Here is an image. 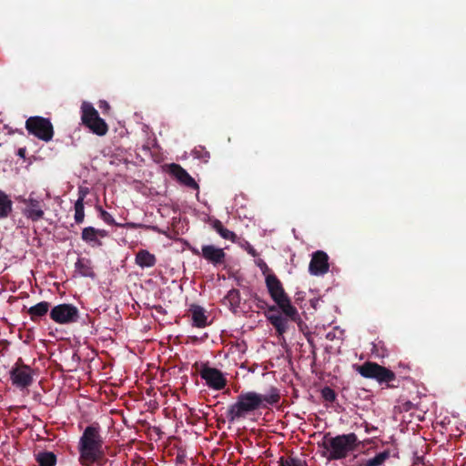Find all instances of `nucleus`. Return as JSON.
<instances>
[{
    "instance_id": "obj_12",
    "label": "nucleus",
    "mask_w": 466,
    "mask_h": 466,
    "mask_svg": "<svg viewBox=\"0 0 466 466\" xmlns=\"http://www.w3.org/2000/svg\"><path fill=\"white\" fill-rule=\"evenodd\" d=\"M252 293H245V299L240 297V293H227L222 299L225 306L228 307L234 313L247 312L250 306L248 304V299L251 297Z\"/></svg>"
},
{
    "instance_id": "obj_20",
    "label": "nucleus",
    "mask_w": 466,
    "mask_h": 466,
    "mask_svg": "<svg viewBox=\"0 0 466 466\" xmlns=\"http://www.w3.org/2000/svg\"><path fill=\"white\" fill-rule=\"evenodd\" d=\"M211 226L213 228V229H215L217 231V233L224 239H227V240H230L232 241L233 243H236L237 242V239H238V237L237 235L226 228L222 222L218 219H214L211 223Z\"/></svg>"
},
{
    "instance_id": "obj_28",
    "label": "nucleus",
    "mask_w": 466,
    "mask_h": 466,
    "mask_svg": "<svg viewBox=\"0 0 466 466\" xmlns=\"http://www.w3.org/2000/svg\"><path fill=\"white\" fill-rule=\"evenodd\" d=\"M390 456V451L389 450H385L378 454H376L373 458H370L366 461L365 466H380L384 463L386 460H388Z\"/></svg>"
},
{
    "instance_id": "obj_43",
    "label": "nucleus",
    "mask_w": 466,
    "mask_h": 466,
    "mask_svg": "<svg viewBox=\"0 0 466 466\" xmlns=\"http://www.w3.org/2000/svg\"><path fill=\"white\" fill-rule=\"evenodd\" d=\"M327 338H328V339H329V338H332V335L328 334V335H327Z\"/></svg>"
},
{
    "instance_id": "obj_26",
    "label": "nucleus",
    "mask_w": 466,
    "mask_h": 466,
    "mask_svg": "<svg viewBox=\"0 0 466 466\" xmlns=\"http://www.w3.org/2000/svg\"><path fill=\"white\" fill-rule=\"evenodd\" d=\"M304 299L303 298H297L295 303L299 306L300 309L304 310H309L310 309L312 310H317L319 307L320 302H323L320 297L318 298H311L307 302L303 303Z\"/></svg>"
},
{
    "instance_id": "obj_30",
    "label": "nucleus",
    "mask_w": 466,
    "mask_h": 466,
    "mask_svg": "<svg viewBox=\"0 0 466 466\" xmlns=\"http://www.w3.org/2000/svg\"><path fill=\"white\" fill-rule=\"evenodd\" d=\"M96 208L99 211L100 218L105 223H106L108 225H113V226H116V224H118L117 222H116V220L114 219V218L112 217V215L110 213H108L107 211L104 210L101 207H97Z\"/></svg>"
},
{
    "instance_id": "obj_27",
    "label": "nucleus",
    "mask_w": 466,
    "mask_h": 466,
    "mask_svg": "<svg viewBox=\"0 0 466 466\" xmlns=\"http://www.w3.org/2000/svg\"><path fill=\"white\" fill-rule=\"evenodd\" d=\"M76 268L78 272L85 277H93L94 271L90 266V261L86 258H78L76 262Z\"/></svg>"
},
{
    "instance_id": "obj_13",
    "label": "nucleus",
    "mask_w": 466,
    "mask_h": 466,
    "mask_svg": "<svg viewBox=\"0 0 466 466\" xmlns=\"http://www.w3.org/2000/svg\"><path fill=\"white\" fill-rule=\"evenodd\" d=\"M201 257L217 267L225 263L226 253L221 248L214 245H204L201 248Z\"/></svg>"
},
{
    "instance_id": "obj_22",
    "label": "nucleus",
    "mask_w": 466,
    "mask_h": 466,
    "mask_svg": "<svg viewBox=\"0 0 466 466\" xmlns=\"http://www.w3.org/2000/svg\"><path fill=\"white\" fill-rule=\"evenodd\" d=\"M86 127H88L92 133L100 137L105 136L108 131L107 124L100 116L95 118V120L91 121Z\"/></svg>"
},
{
    "instance_id": "obj_8",
    "label": "nucleus",
    "mask_w": 466,
    "mask_h": 466,
    "mask_svg": "<svg viewBox=\"0 0 466 466\" xmlns=\"http://www.w3.org/2000/svg\"><path fill=\"white\" fill-rule=\"evenodd\" d=\"M34 370L28 365H25L19 358L10 370V379L13 385L17 388L25 389L33 383Z\"/></svg>"
},
{
    "instance_id": "obj_6",
    "label": "nucleus",
    "mask_w": 466,
    "mask_h": 466,
    "mask_svg": "<svg viewBox=\"0 0 466 466\" xmlns=\"http://www.w3.org/2000/svg\"><path fill=\"white\" fill-rule=\"evenodd\" d=\"M25 126L29 135L44 142H49L54 137V127L49 118L40 116H30Z\"/></svg>"
},
{
    "instance_id": "obj_10",
    "label": "nucleus",
    "mask_w": 466,
    "mask_h": 466,
    "mask_svg": "<svg viewBox=\"0 0 466 466\" xmlns=\"http://www.w3.org/2000/svg\"><path fill=\"white\" fill-rule=\"evenodd\" d=\"M199 374L205 380L206 384L213 390H220L227 384L223 373L216 368L209 367L207 363L202 365Z\"/></svg>"
},
{
    "instance_id": "obj_1",
    "label": "nucleus",
    "mask_w": 466,
    "mask_h": 466,
    "mask_svg": "<svg viewBox=\"0 0 466 466\" xmlns=\"http://www.w3.org/2000/svg\"><path fill=\"white\" fill-rule=\"evenodd\" d=\"M279 400V390L275 387H271L266 395L255 391L241 392L237 397V401L228 406L227 418L229 422H234L260 408H266L267 405L264 402L268 405H275Z\"/></svg>"
},
{
    "instance_id": "obj_23",
    "label": "nucleus",
    "mask_w": 466,
    "mask_h": 466,
    "mask_svg": "<svg viewBox=\"0 0 466 466\" xmlns=\"http://www.w3.org/2000/svg\"><path fill=\"white\" fill-rule=\"evenodd\" d=\"M13 203L8 196L0 191V219L6 218L12 211Z\"/></svg>"
},
{
    "instance_id": "obj_29",
    "label": "nucleus",
    "mask_w": 466,
    "mask_h": 466,
    "mask_svg": "<svg viewBox=\"0 0 466 466\" xmlns=\"http://www.w3.org/2000/svg\"><path fill=\"white\" fill-rule=\"evenodd\" d=\"M279 466H307L306 462L295 457H281L279 459Z\"/></svg>"
},
{
    "instance_id": "obj_15",
    "label": "nucleus",
    "mask_w": 466,
    "mask_h": 466,
    "mask_svg": "<svg viewBox=\"0 0 466 466\" xmlns=\"http://www.w3.org/2000/svg\"><path fill=\"white\" fill-rule=\"evenodd\" d=\"M169 173L182 185L193 189L198 188L195 179L180 165L171 164L169 166Z\"/></svg>"
},
{
    "instance_id": "obj_41",
    "label": "nucleus",
    "mask_w": 466,
    "mask_h": 466,
    "mask_svg": "<svg viewBox=\"0 0 466 466\" xmlns=\"http://www.w3.org/2000/svg\"><path fill=\"white\" fill-rule=\"evenodd\" d=\"M229 291L235 292V291H238V289H230Z\"/></svg>"
},
{
    "instance_id": "obj_38",
    "label": "nucleus",
    "mask_w": 466,
    "mask_h": 466,
    "mask_svg": "<svg viewBox=\"0 0 466 466\" xmlns=\"http://www.w3.org/2000/svg\"><path fill=\"white\" fill-rule=\"evenodd\" d=\"M103 107L105 109H109V105L106 101H103V102H101L100 108H103Z\"/></svg>"
},
{
    "instance_id": "obj_32",
    "label": "nucleus",
    "mask_w": 466,
    "mask_h": 466,
    "mask_svg": "<svg viewBox=\"0 0 466 466\" xmlns=\"http://www.w3.org/2000/svg\"><path fill=\"white\" fill-rule=\"evenodd\" d=\"M194 154L198 158L203 159L205 162L209 158V152L201 148L200 150L195 149Z\"/></svg>"
},
{
    "instance_id": "obj_7",
    "label": "nucleus",
    "mask_w": 466,
    "mask_h": 466,
    "mask_svg": "<svg viewBox=\"0 0 466 466\" xmlns=\"http://www.w3.org/2000/svg\"><path fill=\"white\" fill-rule=\"evenodd\" d=\"M49 317L56 324L68 325L79 320L80 312L76 306L70 303H62L54 306L50 309Z\"/></svg>"
},
{
    "instance_id": "obj_24",
    "label": "nucleus",
    "mask_w": 466,
    "mask_h": 466,
    "mask_svg": "<svg viewBox=\"0 0 466 466\" xmlns=\"http://www.w3.org/2000/svg\"><path fill=\"white\" fill-rule=\"evenodd\" d=\"M86 197V193L80 191L79 197L75 203V221L76 224H80L84 221L85 218V210H84V199Z\"/></svg>"
},
{
    "instance_id": "obj_40",
    "label": "nucleus",
    "mask_w": 466,
    "mask_h": 466,
    "mask_svg": "<svg viewBox=\"0 0 466 466\" xmlns=\"http://www.w3.org/2000/svg\"><path fill=\"white\" fill-rule=\"evenodd\" d=\"M192 252H193L195 255L201 256V251H199V250H198V249H197V248H193V249H192Z\"/></svg>"
},
{
    "instance_id": "obj_37",
    "label": "nucleus",
    "mask_w": 466,
    "mask_h": 466,
    "mask_svg": "<svg viewBox=\"0 0 466 466\" xmlns=\"http://www.w3.org/2000/svg\"><path fill=\"white\" fill-rule=\"evenodd\" d=\"M25 153H26L25 147H20L17 151V156H19L21 158H25Z\"/></svg>"
},
{
    "instance_id": "obj_3",
    "label": "nucleus",
    "mask_w": 466,
    "mask_h": 466,
    "mask_svg": "<svg viewBox=\"0 0 466 466\" xmlns=\"http://www.w3.org/2000/svg\"><path fill=\"white\" fill-rule=\"evenodd\" d=\"M103 444L100 425L97 422L88 425L78 442L79 463L82 466L99 464L105 456Z\"/></svg>"
},
{
    "instance_id": "obj_36",
    "label": "nucleus",
    "mask_w": 466,
    "mask_h": 466,
    "mask_svg": "<svg viewBox=\"0 0 466 466\" xmlns=\"http://www.w3.org/2000/svg\"><path fill=\"white\" fill-rule=\"evenodd\" d=\"M363 424H364V427H365V431H366L367 433H370L371 431H377V430H378V428H377V427H375V426H373V425H371V424L368 423L367 421H365Z\"/></svg>"
},
{
    "instance_id": "obj_17",
    "label": "nucleus",
    "mask_w": 466,
    "mask_h": 466,
    "mask_svg": "<svg viewBox=\"0 0 466 466\" xmlns=\"http://www.w3.org/2000/svg\"><path fill=\"white\" fill-rule=\"evenodd\" d=\"M135 263L141 268H152L157 263V258L147 249H139L136 254Z\"/></svg>"
},
{
    "instance_id": "obj_34",
    "label": "nucleus",
    "mask_w": 466,
    "mask_h": 466,
    "mask_svg": "<svg viewBox=\"0 0 466 466\" xmlns=\"http://www.w3.org/2000/svg\"><path fill=\"white\" fill-rule=\"evenodd\" d=\"M258 266L260 268L265 276L268 274V272H271L268 265L262 259H259V261L258 262Z\"/></svg>"
},
{
    "instance_id": "obj_14",
    "label": "nucleus",
    "mask_w": 466,
    "mask_h": 466,
    "mask_svg": "<svg viewBox=\"0 0 466 466\" xmlns=\"http://www.w3.org/2000/svg\"><path fill=\"white\" fill-rule=\"evenodd\" d=\"M108 236V232L105 229H97L94 227H86L83 228L81 238L91 247H101L103 242L101 238Z\"/></svg>"
},
{
    "instance_id": "obj_21",
    "label": "nucleus",
    "mask_w": 466,
    "mask_h": 466,
    "mask_svg": "<svg viewBox=\"0 0 466 466\" xmlns=\"http://www.w3.org/2000/svg\"><path fill=\"white\" fill-rule=\"evenodd\" d=\"M35 461L38 466H56L57 458L54 452L43 451L35 454Z\"/></svg>"
},
{
    "instance_id": "obj_39",
    "label": "nucleus",
    "mask_w": 466,
    "mask_h": 466,
    "mask_svg": "<svg viewBox=\"0 0 466 466\" xmlns=\"http://www.w3.org/2000/svg\"><path fill=\"white\" fill-rule=\"evenodd\" d=\"M152 308L156 309L157 311L159 313L163 312V308L160 305H158V306L153 305Z\"/></svg>"
},
{
    "instance_id": "obj_33",
    "label": "nucleus",
    "mask_w": 466,
    "mask_h": 466,
    "mask_svg": "<svg viewBox=\"0 0 466 466\" xmlns=\"http://www.w3.org/2000/svg\"><path fill=\"white\" fill-rule=\"evenodd\" d=\"M116 227L125 228L137 229V228H143L144 226L142 224H138V223L127 222V223H124V224L118 223V224H116Z\"/></svg>"
},
{
    "instance_id": "obj_4",
    "label": "nucleus",
    "mask_w": 466,
    "mask_h": 466,
    "mask_svg": "<svg viewBox=\"0 0 466 466\" xmlns=\"http://www.w3.org/2000/svg\"><path fill=\"white\" fill-rule=\"evenodd\" d=\"M358 437L355 433L341 434L332 437L327 432L319 444L324 450V457L328 461L345 459L350 452L353 451L358 445Z\"/></svg>"
},
{
    "instance_id": "obj_35",
    "label": "nucleus",
    "mask_w": 466,
    "mask_h": 466,
    "mask_svg": "<svg viewBox=\"0 0 466 466\" xmlns=\"http://www.w3.org/2000/svg\"><path fill=\"white\" fill-rule=\"evenodd\" d=\"M246 250L249 255H251L254 258L258 256L257 250L248 242H246Z\"/></svg>"
},
{
    "instance_id": "obj_5",
    "label": "nucleus",
    "mask_w": 466,
    "mask_h": 466,
    "mask_svg": "<svg viewBox=\"0 0 466 466\" xmlns=\"http://www.w3.org/2000/svg\"><path fill=\"white\" fill-rule=\"evenodd\" d=\"M356 371L365 379L376 380L380 385L386 388H395L393 382L396 380L395 373L388 368L373 361H366L362 365L356 366Z\"/></svg>"
},
{
    "instance_id": "obj_11",
    "label": "nucleus",
    "mask_w": 466,
    "mask_h": 466,
    "mask_svg": "<svg viewBox=\"0 0 466 466\" xmlns=\"http://www.w3.org/2000/svg\"><path fill=\"white\" fill-rule=\"evenodd\" d=\"M329 270V256L325 251L312 253L309 265V272L313 276H323Z\"/></svg>"
},
{
    "instance_id": "obj_19",
    "label": "nucleus",
    "mask_w": 466,
    "mask_h": 466,
    "mask_svg": "<svg viewBox=\"0 0 466 466\" xmlns=\"http://www.w3.org/2000/svg\"><path fill=\"white\" fill-rule=\"evenodd\" d=\"M99 116L97 110L89 102L84 101L81 105V121L84 126Z\"/></svg>"
},
{
    "instance_id": "obj_18",
    "label": "nucleus",
    "mask_w": 466,
    "mask_h": 466,
    "mask_svg": "<svg viewBox=\"0 0 466 466\" xmlns=\"http://www.w3.org/2000/svg\"><path fill=\"white\" fill-rule=\"evenodd\" d=\"M50 303L47 301H41L27 309L32 321L36 322L40 318L46 316L49 311Z\"/></svg>"
},
{
    "instance_id": "obj_25",
    "label": "nucleus",
    "mask_w": 466,
    "mask_h": 466,
    "mask_svg": "<svg viewBox=\"0 0 466 466\" xmlns=\"http://www.w3.org/2000/svg\"><path fill=\"white\" fill-rule=\"evenodd\" d=\"M265 281L268 291H285L280 280L272 271L265 276Z\"/></svg>"
},
{
    "instance_id": "obj_9",
    "label": "nucleus",
    "mask_w": 466,
    "mask_h": 466,
    "mask_svg": "<svg viewBox=\"0 0 466 466\" xmlns=\"http://www.w3.org/2000/svg\"><path fill=\"white\" fill-rule=\"evenodd\" d=\"M20 202L25 205L23 215L28 219L35 222L44 218L45 203L43 199L35 198L34 192L30 193L27 198L21 199Z\"/></svg>"
},
{
    "instance_id": "obj_31",
    "label": "nucleus",
    "mask_w": 466,
    "mask_h": 466,
    "mask_svg": "<svg viewBox=\"0 0 466 466\" xmlns=\"http://www.w3.org/2000/svg\"><path fill=\"white\" fill-rule=\"evenodd\" d=\"M322 397L325 400L332 402L336 400V392L329 387H325L321 390Z\"/></svg>"
},
{
    "instance_id": "obj_42",
    "label": "nucleus",
    "mask_w": 466,
    "mask_h": 466,
    "mask_svg": "<svg viewBox=\"0 0 466 466\" xmlns=\"http://www.w3.org/2000/svg\"><path fill=\"white\" fill-rule=\"evenodd\" d=\"M327 338H328V339H329V338H332V335L328 334V335H327Z\"/></svg>"
},
{
    "instance_id": "obj_16",
    "label": "nucleus",
    "mask_w": 466,
    "mask_h": 466,
    "mask_svg": "<svg viewBox=\"0 0 466 466\" xmlns=\"http://www.w3.org/2000/svg\"><path fill=\"white\" fill-rule=\"evenodd\" d=\"M187 313L191 316L193 327L202 329L208 325L206 309L203 307L191 303L188 305Z\"/></svg>"
},
{
    "instance_id": "obj_2",
    "label": "nucleus",
    "mask_w": 466,
    "mask_h": 466,
    "mask_svg": "<svg viewBox=\"0 0 466 466\" xmlns=\"http://www.w3.org/2000/svg\"><path fill=\"white\" fill-rule=\"evenodd\" d=\"M269 295L275 304L268 307L266 317L277 333L283 335L288 330V321L299 322L300 316L287 293H269Z\"/></svg>"
}]
</instances>
